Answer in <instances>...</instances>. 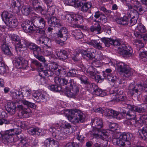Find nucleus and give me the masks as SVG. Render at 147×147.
<instances>
[{"mask_svg":"<svg viewBox=\"0 0 147 147\" xmlns=\"http://www.w3.org/2000/svg\"><path fill=\"white\" fill-rule=\"evenodd\" d=\"M91 124L93 128V129L90 131L87 136L88 137L104 138H108L109 136L108 131L104 129L101 131L99 130V129L103 127V122L102 120L99 118H95L92 119Z\"/></svg>","mask_w":147,"mask_h":147,"instance_id":"1","label":"nucleus"},{"mask_svg":"<svg viewBox=\"0 0 147 147\" xmlns=\"http://www.w3.org/2000/svg\"><path fill=\"white\" fill-rule=\"evenodd\" d=\"M126 110L123 112L124 114H126L128 119L124 121V123L127 125H131V117L134 118L136 115V112L141 113L144 111V108L142 107L134 105H128Z\"/></svg>","mask_w":147,"mask_h":147,"instance_id":"2","label":"nucleus"},{"mask_svg":"<svg viewBox=\"0 0 147 147\" xmlns=\"http://www.w3.org/2000/svg\"><path fill=\"white\" fill-rule=\"evenodd\" d=\"M67 118L70 122L75 124L83 122L85 120V115L79 110L71 109L69 111Z\"/></svg>","mask_w":147,"mask_h":147,"instance_id":"3","label":"nucleus"},{"mask_svg":"<svg viewBox=\"0 0 147 147\" xmlns=\"http://www.w3.org/2000/svg\"><path fill=\"white\" fill-rule=\"evenodd\" d=\"M65 19L67 22L71 24V27L75 28H80L82 30L87 29L86 26L79 24L82 22L83 20L82 16L80 15L67 14L65 16Z\"/></svg>","mask_w":147,"mask_h":147,"instance_id":"4","label":"nucleus"},{"mask_svg":"<svg viewBox=\"0 0 147 147\" xmlns=\"http://www.w3.org/2000/svg\"><path fill=\"white\" fill-rule=\"evenodd\" d=\"M112 45L118 46V52L123 57H129L133 54L132 49L130 46H127L125 44H121L118 40L113 39Z\"/></svg>","mask_w":147,"mask_h":147,"instance_id":"5","label":"nucleus"},{"mask_svg":"<svg viewBox=\"0 0 147 147\" xmlns=\"http://www.w3.org/2000/svg\"><path fill=\"white\" fill-rule=\"evenodd\" d=\"M116 64L117 70L119 72L123 73L124 77L128 78L132 76V73L128 65L122 62H118Z\"/></svg>","mask_w":147,"mask_h":147,"instance_id":"6","label":"nucleus"},{"mask_svg":"<svg viewBox=\"0 0 147 147\" xmlns=\"http://www.w3.org/2000/svg\"><path fill=\"white\" fill-rule=\"evenodd\" d=\"M90 31L93 33L98 34H100L102 31L105 32L106 34H110L111 31V29L107 27L102 28V29L98 22L94 24L90 28Z\"/></svg>","mask_w":147,"mask_h":147,"instance_id":"7","label":"nucleus"},{"mask_svg":"<svg viewBox=\"0 0 147 147\" xmlns=\"http://www.w3.org/2000/svg\"><path fill=\"white\" fill-rule=\"evenodd\" d=\"M32 23L33 25L36 28L44 29L45 26V21L39 16H36L33 18Z\"/></svg>","mask_w":147,"mask_h":147,"instance_id":"8","label":"nucleus"},{"mask_svg":"<svg viewBox=\"0 0 147 147\" xmlns=\"http://www.w3.org/2000/svg\"><path fill=\"white\" fill-rule=\"evenodd\" d=\"M47 69L48 71L49 75L52 76L54 74L57 76L60 74L61 70L58 68V65L55 63H49L48 65Z\"/></svg>","mask_w":147,"mask_h":147,"instance_id":"9","label":"nucleus"},{"mask_svg":"<svg viewBox=\"0 0 147 147\" xmlns=\"http://www.w3.org/2000/svg\"><path fill=\"white\" fill-rule=\"evenodd\" d=\"M20 130L17 129H10L5 131H1L0 132V138H8L12 137L15 135L19 134L20 133Z\"/></svg>","mask_w":147,"mask_h":147,"instance_id":"10","label":"nucleus"},{"mask_svg":"<svg viewBox=\"0 0 147 147\" xmlns=\"http://www.w3.org/2000/svg\"><path fill=\"white\" fill-rule=\"evenodd\" d=\"M17 108L19 110L18 113V116L20 118L22 119L28 118L29 117L30 113V108L28 107L24 108L22 105H17Z\"/></svg>","mask_w":147,"mask_h":147,"instance_id":"11","label":"nucleus"},{"mask_svg":"<svg viewBox=\"0 0 147 147\" xmlns=\"http://www.w3.org/2000/svg\"><path fill=\"white\" fill-rule=\"evenodd\" d=\"M129 15L128 16V18L129 20H128V25L129 26H133L136 24L137 22V20L138 16V11L134 9L130 10L129 12Z\"/></svg>","mask_w":147,"mask_h":147,"instance_id":"12","label":"nucleus"},{"mask_svg":"<svg viewBox=\"0 0 147 147\" xmlns=\"http://www.w3.org/2000/svg\"><path fill=\"white\" fill-rule=\"evenodd\" d=\"M28 43V42H27L24 39L19 40L15 48L18 55H21L23 53V50H22V48L26 47H27Z\"/></svg>","mask_w":147,"mask_h":147,"instance_id":"13","label":"nucleus"},{"mask_svg":"<svg viewBox=\"0 0 147 147\" xmlns=\"http://www.w3.org/2000/svg\"><path fill=\"white\" fill-rule=\"evenodd\" d=\"M32 22L27 21L23 23L22 26L24 31L26 33H33L34 32L35 29L34 28Z\"/></svg>","mask_w":147,"mask_h":147,"instance_id":"14","label":"nucleus"},{"mask_svg":"<svg viewBox=\"0 0 147 147\" xmlns=\"http://www.w3.org/2000/svg\"><path fill=\"white\" fill-rule=\"evenodd\" d=\"M131 4H128V6L130 10L132 9H134L138 11L141 12L144 11L141 5V4L138 1L132 0L131 1Z\"/></svg>","mask_w":147,"mask_h":147,"instance_id":"15","label":"nucleus"},{"mask_svg":"<svg viewBox=\"0 0 147 147\" xmlns=\"http://www.w3.org/2000/svg\"><path fill=\"white\" fill-rule=\"evenodd\" d=\"M39 44L43 48L51 47V40L47 37L41 36L38 40Z\"/></svg>","mask_w":147,"mask_h":147,"instance_id":"16","label":"nucleus"},{"mask_svg":"<svg viewBox=\"0 0 147 147\" xmlns=\"http://www.w3.org/2000/svg\"><path fill=\"white\" fill-rule=\"evenodd\" d=\"M15 65L20 68L26 69L28 65V62L22 57H19L16 58Z\"/></svg>","mask_w":147,"mask_h":147,"instance_id":"17","label":"nucleus"},{"mask_svg":"<svg viewBox=\"0 0 147 147\" xmlns=\"http://www.w3.org/2000/svg\"><path fill=\"white\" fill-rule=\"evenodd\" d=\"M80 86V85L78 84L74 86L69 90H67L66 94L68 97H75L79 93Z\"/></svg>","mask_w":147,"mask_h":147,"instance_id":"18","label":"nucleus"},{"mask_svg":"<svg viewBox=\"0 0 147 147\" xmlns=\"http://www.w3.org/2000/svg\"><path fill=\"white\" fill-rule=\"evenodd\" d=\"M136 30V32L134 33V34L137 38H142L143 39L145 40H144L143 37H142L141 38H139L138 37V36L139 35L144 36L146 34H142L139 33V32H140L141 33H144L146 32V30L145 27L143 25L141 24H138L137 26Z\"/></svg>","mask_w":147,"mask_h":147,"instance_id":"19","label":"nucleus"},{"mask_svg":"<svg viewBox=\"0 0 147 147\" xmlns=\"http://www.w3.org/2000/svg\"><path fill=\"white\" fill-rule=\"evenodd\" d=\"M57 34L58 37L62 39V41H65L67 39L68 36L67 30L65 27H62L59 31Z\"/></svg>","mask_w":147,"mask_h":147,"instance_id":"20","label":"nucleus"},{"mask_svg":"<svg viewBox=\"0 0 147 147\" xmlns=\"http://www.w3.org/2000/svg\"><path fill=\"white\" fill-rule=\"evenodd\" d=\"M1 40L2 42L1 46V49L2 51L5 54L9 56L10 55L11 53L8 45L5 42V37Z\"/></svg>","mask_w":147,"mask_h":147,"instance_id":"21","label":"nucleus"},{"mask_svg":"<svg viewBox=\"0 0 147 147\" xmlns=\"http://www.w3.org/2000/svg\"><path fill=\"white\" fill-rule=\"evenodd\" d=\"M18 103L11 102H8L6 108V110L11 115L14 114L16 112V109Z\"/></svg>","mask_w":147,"mask_h":147,"instance_id":"22","label":"nucleus"},{"mask_svg":"<svg viewBox=\"0 0 147 147\" xmlns=\"http://www.w3.org/2000/svg\"><path fill=\"white\" fill-rule=\"evenodd\" d=\"M1 17L3 21L6 24L10 20L13 18V15L10 12H8L6 11L3 12L1 14Z\"/></svg>","mask_w":147,"mask_h":147,"instance_id":"23","label":"nucleus"},{"mask_svg":"<svg viewBox=\"0 0 147 147\" xmlns=\"http://www.w3.org/2000/svg\"><path fill=\"white\" fill-rule=\"evenodd\" d=\"M60 128L62 132L66 134L71 133L72 132V126L68 123L62 124L60 126Z\"/></svg>","mask_w":147,"mask_h":147,"instance_id":"24","label":"nucleus"},{"mask_svg":"<svg viewBox=\"0 0 147 147\" xmlns=\"http://www.w3.org/2000/svg\"><path fill=\"white\" fill-rule=\"evenodd\" d=\"M27 47L30 50L33 51L34 55L40 51L41 49L40 47L32 42H28L27 45Z\"/></svg>","mask_w":147,"mask_h":147,"instance_id":"25","label":"nucleus"},{"mask_svg":"<svg viewBox=\"0 0 147 147\" xmlns=\"http://www.w3.org/2000/svg\"><path fill=\"white\" fill-rule=\"evenodd\" d=\"M98 71L97 70L92 66H90L88 67L86 72V74L92 79L95 78Z\"/></svg>","mask_w":147,"mask_h":147,"instance_id":"26","label":"nucleus"},{"mask_svg":"<svg viewBox=\"0 0 147 147\" xmlns=\"http://www.w3.org/2000/svg\"><path fill=\"white\" fill-rule=\"evenodd\" d=\"M48 22L50 26L59 27L61 26L60 20L56 17H52L48 20Z\"/></svg>","mask_w":147,"mask_h":147,"instance_id":"27","label":"nucleus"},{"mask_svg":"<svg viewBox=\"0 0 147 147\" xmlns=\"http://www.w3.org/2000/svg\"><path fill=\"white\" fill-rule=\"evenodd\" d=\"M111 95L112 96V98L113 100H116L117 101H123L126 99V97L123 95L118 94L115 92L111 93Z\"/></svg>","mask_w":147,"mask_h":147,"instance_id":"28","label":"nucleus"},{"mask_svg":"<svg viewBox=\"0 0 147 147\" xmlns=\"http://www.w3.org/2000/svg\"><path fill=\"white\" fill-rule=\"evenodd\" d=\"M87 43L88 44L92 46L95 48L100 50H101L102 49V43H101L98 40H92L90 41H88Z\"/></svg>","mask_w":147,"mask_h":147,"instance_id":"29","label":"nucleus"},{"mask_svg":"<svg viewBox=\"0 0 147 147\" xmlns=\"http://www.w3.org/2000/svg\"><path fill=\"white\" fill-rule=\"evenodd\" d=\"M119 114V112L111 109H106L105 111V115L107 117L112 116L113 117L117 118Z\"/></svg>","mask_w":147,"mask_h":147,"instance_id":"30","label":"nucleus"},{"mask_svg":"<svg viewBox=\"0 0 147 147\" xmlns=\"http://www.w3.org/2000/svg\"><path fill=\"white\" fill-rule=\"evenodd\" d=\"M40 4L38 0H34L32 1V5L34 9L37 12L42 14V12L44 11V9L39 5Z\"/></svg>","mask_w":147,"mask_h":147,"instance_id":"31","label":"nucleus"},{"mask_svg":"<svg viewBox=\"0 0 147 147\" xmlns=\"http://www.w3.org/2000/svg\"><path fill=\"white\" fill-rule=\"evenodd\" d=\"M55 82L61 85L65 86L68 84L69 81L68 80L64 78H60L58 76H56L54 78Z\"/></svg>","mask_w":147,"mask_h":147,"instance_id":"32","label":"nucleus"},{"mask_svg":"<svg viewBox=\"0 0 147 147\" xmlns=\"http://www.w3.org/2000/svg\"><path fill=\"white\" fill-rule=\"evenodd\" d=\"M109 129H108L106 131H108L109 134L108 137L109 136L110 138H111L112 137L111 136H113L114 134V131H116L117 130L118 126L116 123H110L109 124Z\"/></svg>","mask_w":147,"mask_h":147,"instance_id":"33","label":"nucleus"},{"mask_svg":"<svg viewBox=\"0 0 147 147\" xmlns=\"http://www.w3.org/2000/svg\"><path fill=\"white\" fill-rule=\"evenodd\" d=\"M11 95L13 99H15L17 102L20 101L23 97V95L21 92L17 91L11 92Z\"/></svg>","mask_w":147,"mask_h":147,"instance_id":"34","label":"nucleus"},{"mask_svg":"<svg viewBox=\"0 0 147 147\" xmlns=\"http://www.w3.org/2000/svg\"><path fill=\"white\" fill-rule=\"evenodd\" d=\"M129 20V18H128L126 16H124L122 18H117L116 21L117 23L120 24L126 25H128V20Z\"/></svg>","mask_w":147,"mask_h":147,"instance_id":"35","label":"nucleus"},{"mask_svg":"<svg viewBox=\"0 0 147 147\" xmlns=\"http://www.w3.org/2000/svg\"><path fill=\"white\" fill-rule=\"evenodd\" d=\"M56 53L57 56L63 60H65L68 58L67 52L65 50H61L60 51H57Z\"/></svg>","mask_w":147,"mask_h":147,"instance_id":"36","label":"nucleus"},{"mask_svg":"<svg viewBox=\"0 0 147 147\" xmlns=\"http://www.w3.org/2000/svg\"><path fill=\"white\" fill-rule=\"evenodd\" d=\"M71 34L72 36L74 37L76 39H79L82 38L83 34L79 30H75L71 32Z\"/></svg>","mask_w":147,"mask_h":147,"instance_id":"37","label":"nucleus"},{"mask_svg":"<svg viewBox=\"0 0 147 147\" xmlns=\"http://www.w3.org/2000/svg\"><path fill=\"white\" fill-rule=\"evenodd\" d=\"M94 50L93 49H88L85 50L84 52V55L90 59H92L95 57Z\"/></svg>","mask_w":147,"mask_h":147,"instance_id":"38","label":"nucleus"},{"mask_svg":"<svg viewBox=\"0 0 147 147\" xmlns=\"http://www.w3.org/2000/svg\"><path fill=\"white\" fill-rule=\"evenodd\" d=\"M27 131L29 134L32 135L35 134L37 132L39 133L40 135H42L45 134H43L42 132L37 127H31L28 129Z\"/></svg>","mask_w":147,"mask_h":147,"instance_id":"39","label":"nucleus"},{"mask_svg":"<svg viewBox=\"0 0 147 147\" xmlns=\"http://www.w3.org/2000/svg\"><path fill=\"white\" fill-rule=\"evenodd\" d=\"M116 135L117 137L119 138H132L133 137V134L129 132H123L122 133L119 132Z\"/></svg>","mask_w":147,"mask_h":147,"instance_id":"40","label":"nucleus"},{"mask_svg":"<svg viewBox=\"0 0 147 147\" xmlns=\"http://www.w3.org/2000/svg\"><path fill=\"white\" fill-rule=\"evenodd\" d=\"M32 11V9L29 5H23L21 8L22 13L24 15L27 16Z\"/></svg>","mask_w":147,"mask_h":147,"instance_id":"41","label":"nucleus"},{"mask_svg":"<svg viewBox=\"0 0 147 147\" xmlns=\"http://www.w3.org/2000/svg\"><path fill=\"white\" fill-rule=\"evenodd\" d=\"M25 105H26L28 107H30L31 108H35L36 107V105L26 100L25 99L23 98L20 101Z\"/></svg>","mask_w":147,"mask_h":147,"instance_id":"42","label":"nucleus"},{"mask_svg":"<svg viewBox=\"0 0 147 147\" xmlns=\"http://www.w3.org/2000/svg\"><path fill=\"white\" fill-rule=\"evenodd\" d=\"M39 75L41 77H45V76L48 77L51 76L49 75L48 71L46 69V70H43V68L41 69H38Z\"/></svg>","mask_w":147,"mask_h":147,"instance_id":"43","label":"nucleus"},{"mask_svg":"<svg viewBox=\"0 0 147 147\" xmlns=\"http://www.w3.org/2000/svg\"><path fill=\"white\" fill-rule=\"evenodd\" d=\"M6 24L10 27L15 28L17 26L18 22L16 20L12 18V20H10Z\"/></svg>","mask_w":147,"mask_h":147,"instance_id":"44","label":"nucleus"},{"mask_svg":"<svg viewBox=\"0 0 147 147\" xmlns=\"http://www.w3.org/2000/svg\"><path fill=\"white\" fill-rule=\"evenodd\" d=\"M102 41L104 43L106 47H109L110 45H112L113 39L111 38H104L102 39Z\"/></svg>","mask_w":147,"mask_h":147,"instance_id":"45","label":"nucleus"},{"mask_svg":"<svg viewBox=\"0 0 147 147\" xmlns=\"http://www.w3.org/2000/svg\"><path fill=\"white\" fill-rule=\"evenodd\" d=\"M107 75V76H105L106 79H107L108 81L113 83H114L115 81H116V79L117 77L116 76L115 74H112Z\"/></svg>","mask_w":147,"mask_h":147,"instance_id":"46","label":"nucleus"},{"mask_svg":"<svg viewBox=\"0 0 147 147\" xmlns=\"http://www.w3.org/2000/svg\"><path fill=\"white\" fill-rule=\"evenodd\" d=\"M48 87L49 89L53 91L59 92L61 90V86H58L57 85H49Z\"/></svg>","mask_w":147,"mask_h":147,"instance_id":"47","label":"nucleus"},{"mask_svg":"<svg viewBox=\"0 0 147 147\" xmlns=\"http://www.w3.org/2000/svg\"><path fill=\"white\" fill-rule=\"evenodd\" d=\"M77 84H78L75 81L74 79H70L69 80L68 85L65 88V89L67 90Z\"/></svg>","mask_w":147,"mask_h":147,"instance_id":"48","label":"nucleus"},{"mask_svg":"<svg viewBox=\"0 0 147 147\" xmlns=\"http://www.w3.org/2000/svg\"><path fill=\"white\" fill-rule=\"evenodd\" d=\"M116 140L117 143L120 146H124L127 138H113Z\"/></svg>","mask_w":147,"mask_h":147,"instance_id":"49","label":"nucleus"},{"mask_svg":"<svg viewBox=\"0 0 147 147\" xmlns=\"http://www.w3.org/2000/svg\"><path fill=\"white\" fill-rule=\"evenodd\" d=\"M2 58L0 57V74H3L6 71V67L2 63Z\"/></svg>","mask_w":147,"mask_h":147,"instance_id":"50","label":"nucleus"},{"mask_svg":"<svg viewBox=\"0 0 147 147\" xmlns=\"http://www.w3.org/2000/svg\"><path fill=\"white\" fill-rule=\"evenodd\" d=\"M46 49L44 51V54L46 56H50L53 54V49L51 47L44 48Z\"/></svg>","mask_w":147,"mask_h":147,"instance_id":"51","label":"nucleus"},{"mask_svg":"<svg viewBox=\"0 0 147 147\" xmlns=\"http://www.w3.org/2000/svg\"><path fill=\"white\" fill-rule=\"evenodd\" d=\"M91 7V5L90 3L88 2L84 3H83V5H82L81 9L82 11L86 12Z\"/></svg>","mask_w":147,"mask_h":147,"instance_id":"52","label":"nucleus"},{"mask_svg":"<svg viewBox=\"0 0 147 147\" xmlns=\"http://www.w3.org/2000/svg\"><path fill=\"white\" fill-rule=\"evenodd\" d=\"M77 72V71L75 69H70L67 73V75L68 77H74L76 75Z\"/></svg>","mask_w":147,"mask_h":147,"instance_id":"53","label":"nucleus"},{"mask_svg":"<svg viewBox=\"0 0 147 147\" xmlns=\"http://www.w3.org/2000/svg\"><path fill=\"white\" fill-rule=\"evenodd\" d=\"M21 0H13L11 5L14 7H16L19 9L21 5Z\"/></svg>","mask_w":147,"mask_h":147,"instance_id":"54","label":"nucleus"},{"mask_svg":"<svg viewBox=\"0 0 147 147\" xmlns=\"http://www.w3.org/2000/svg\"><path fill=\"white\" fill-rule=\"evenodd\" d=\"M39 53L38 52L34 55L35 57L38 59L40 61L43 63H45L46 62V60L45 58L43 56L39 55Z\"/></svg>","mask_w":147,"mask_h":147,"instance_id":"55","label":"nucleus"},{"mask_svg":"<svg viewBox=\"0 0 147 147\" xmlns=\"http://www.w3.org/2000/svg\"><path fill=\"white\" fill-rule=\"evenodd\" d=\"M72 59L74 61H80L81 59V55L78 53L74 55L72 57Z\"/></svg>","mask_w":147,"mask_h":147,"instance_id":"56","label":"nucleus"},{"mask_svg":"<svg viewBox=\"0 0 147 147\" xmlns=\"http://www.w3.org/2000/svg\"><path fill=\"white\" fill-rule=\"evenodd\" d=\"M32 63L36 66L38 69H41L43 68V66L37 60H33L32 61Z\"/></svg>","mask_w":147,"mask_h":147,"instance_id":"57","label":"nucleus"},{"mask_svg":"<svg viewBox=\"0 0 147 147\" xmlns=\"http://www.w3.org/2000/svg\"><path fill=\"white\" fill-rule=\"evenodd\" d=\"M116 80V81H115L114 83V85H115L117 86H119L121 87V85L124 83L123 82V80H122V79H119L117 78Z\"/></svg>","mask_w":147,"mask_h":147,"instance_id":"58","label":"nucleus"},{"mask_svg":"<svg viewBox=\"0 0 147 147\" xmlns=\"http://www.w3.org/2000/svg\"><path fill=\"white\" fill-rule=\"evenodd\" d=\"M2 141L5 144L14 142V138H2Z\"/></svg>","mask_w":147,"mask_h":147,"instance_id":"59","label":"nucleus"},{"mask_svg":"<svg viewBox=\"0 0 147 147\" xmlns=\"http://www.w3.org/2000/svg\"><path fill=\"white\" fill-rule=\"evenodd\" d=\"M80 80L81 81L82 83L86 84L87 83H88V79L87 78L84 76H81L79 77Z\"/></svg>","mask_w":147,"mask_h":147,"instance_id":"60","label":"nucleus"},{"mask_svg":"<svg viewBox=\"0 0 147 147\" xmlns=\"http://www.w3.org/2000/svg\"><path fill=\"white\" fill-rule=\"evenodd\" d=\"M139 133L140 136L139 138H147V132L141 130L139 131Z\"/></svg>","mask_w":147,"mask_h":147,"instance_id":"61","label":"nucleus"},{"mask_svg":"<svg viewBox=\"0 0 147 147\" xmlns=\"http://www.w3.org/2000/svg\"><path fill=\"white\" fill-rule=\"evenodd\" d=\"M94 93L96 95L99 96L100 95L102 92V90L98 88L97 86V88L96 89H94L93 90Z\"/></svg>","mask_w":147,"mask_h":147,"instance_id":"62","label":"nucleus"},{"mask_svg":"<svg viewBox=\"0 0 147 147\" xmlns=\"http://www.w3.org/2000/svg\"><path fill=\"white\" fill-rule=\"evenodd\" d=\"M11 40L13 41L16 42V45L18 42L20 40L19 37L15 34H13L11 36Z\"/></svg>","mask_w":147,"mask_h":147,"instance_id":"63","label":"nucleus"},{"mask_svg":"<svg viewBox=\"0 0 147 147\" xmlns=\"http://www.w3.org/2000/svg\"><path fill=\"white\" fill-rule=\"evenodd\" d=\"M45 94H43L42 93L40 94V93L39 96L38 98H39V100L42 101H44L46 99L47 94L46 93Z\"/></svg>","mask_w":147,"mask_h":147,"instance_id":"64","label":"nucleus"}]
</instances>
